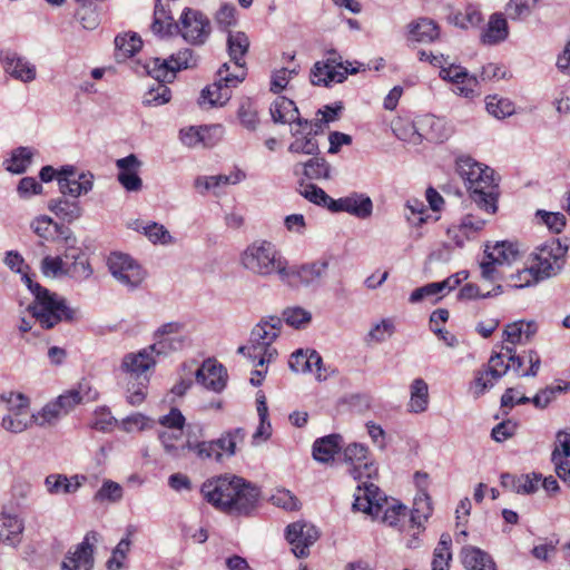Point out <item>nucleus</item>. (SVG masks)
<instances>
[{"label":"nucleus","instance_id":"1","mask_svg":"<svg viewBox=\"0 0 570 570\" xmlns=\"http://www.w3.org/2000/svg\"><path fill=\"white\" fill-rule=\"evenodd\" d=\"M26 277V285L33 294L35 299L28 306L32 318L43 330H51L61 322L73 323L79 318V312L68 305L66 298L35 282L31 276Z\"/></svg>","mask_w":570,"mask_h":570},{"label":"nucleus","instance_id":"2","mask_svg":"<svg viewBox=\"0 0 570 570\" xmlns=\"http://www.w3.org/2000/svg\"><path fill=\"white\" fill-rule=\"evenodd\" d=\"M191 61L193 50L188 48L170 55L167 59H148L144 68L146 72L157 81V85L151 87L144 95L142 104L145 106H160L169 102L171 91L166 83L171 82L178 71L191 67Z\"/></svg>","mask_w":570,"mask_h":570},{"label":"nucleus","instance_id":"3","mask_svg":"<svg viewBox=\"0 0 570 570\" xmlns=\"http://www.w3.org/2000/svg\"><path fill=\"white\" fill-rule=\"evenodd\" d=\"M455 169L479 208L493 215L497 212L498 196L493 170L488 166L483 167L470 156L459 157Z\"/></svg>","mask_w":570,"mask_h":570},{"label":"nucleus","instance_id":"4","mask_svg":"<svg viewBox=\"0 0 570 570\" xmlns=\"http://www.w3.org/2000/svg\"><path fill=\"white\" fill-rule=\"evenodd\" d=\"M240 264L255 275L269 276L276 273L284 282H289L293 274L288 269L287 261L276 249L275 245L267 240H256L248 245L240 254Z\"/></svg>","mask_w":570,"mask_h":570},{"label":"nucleus","instance_id":"5","mask_svg":"<svg viewBox=\"0 0 570 570\" xmlns=\"http://www.w3.org/2000/svg\"><path fill=\"white\" fill-rule=\"evenodd\" d=\"M283 321L279 317L271 316L262 320L252 331L247 345L240 346L238 353L247 355L258 366L271 363L277 356V350L272 346L279 336Z\"/></svg>","mask_w":570,"mask_h":570},{"label":"nucleus","instance_id":"6","mask_svg":"<svg viewBox=\"0 0 570 570\" xmlns=\"http://www.w3.org/2000/svg\"><path fill=\"white\" fill-rule=\"evenodd\" d=\"M99 393L89 381L81 380L78 384L50 402L36 414L35 423L39 426L53 424L62 414L69 413L76 405L97 401Z\"/></svg>","mask_w":570,"mask_h":570},{"label":"nucleus","instance_id":"7","mask_svg":"<svg viewBox=\"0 0 570 570\" xmlns=\"http://www.w3.org/2000/svg\"><path fill=\"white\" fill-rule=\"evenodd\" d=\"M381 503L383 504V510L381 511L383 513V522L390 527L397 528L400 531H404L406 525L420 524L423 520H428L432 513L431 499L425 492L415 498L411 513H409L405 505L395 500L389 503L386 498L383 497Z\"/></svg>","mask_w":570,"mask_h":570},{"label":"nucleus","instance_id":"8","mask_svg":"<svg viewBox=\"0 0 570 570\" xmlns=\"http://www.w3.org/2000/svg\"><path fill=\"white\" fill-rule=\"evenodd\" d=\"M216 76V80L200 92L198 102L202 107L206 105L208 107L226 105L232 98V88L245 79V73L242 69H239V72H232L228 63H224L218 69Z\"/></svg>","mask_w":570,"mask_h":570},{"label":"nucleus","instance_id":"9","mask_svg":"<svg viewBox=\"0 0 570 570\" xmlns=\"http://www.w3.org/2000/svg\"><path fill=\"white\" fill-rule=\"evenodd\" d=\"M485 253L489 261L481 263V275L484 279L492 282L505 276V272L521 257L518 246L510 242L497 243Z\"/></svg>","mask_w":570,"mask_h":570},{"label":"nucleus","instance_id":"10","mask_svg":"<svg viewBox=\"0 0 570 570\" xmlns=\"http://www.w3.org/2000/svg\"><path fill=\"white\" fill-rule=\"evenodd\" d=\"M504 356L509 357V354H505V351L501 348V352L493 353L490 356L487 364L474 371L469 390L475 399L493 387L511 367V362L505 363Z\"/></svg>","mask_w":570,"mask_h":570},{"label":"nucleus","instance_id":"11","mask_svg":"<svg viewBox=\"0 0 570 570\" xmlns=\"http://www.w3.org/2000/svg\"><path fill=\"white\" fill-rule=\"evenodd\" d=\"M351 63L345 66L342 57L335 50L326 53L324 61H317L311 70V81L315 86H331L332 83H341L346 79L348 73H355L356 69H350Z\"/></svg>","mask_w":570,"mask_h":570},{"label":"nucleus","instance_id":"12","mask_svg":"<svg viewBox=\"0 0 570 570\" xmlns=\"http://www.w3.org/2000/svg\"><path fill=\"white\" fill-rule=\"evenodd\" d=\"M177 32L191 45H203L212 32V22L199 10L185 8L180 18Z\"/></svg>","mask_w":570,"mask_h":570},{"label":"nucleus","instance_id":"13","mask_svg":"<svg viewBox=\"0 0 570 570\" xmlns=\"http://www.w3.org/2000/svg\"><path fill=\"white\" fill-rule=\"evenodd\" d=\"M234 482L238 483L239 476L225 474L212 478L202 484L200 493L205 501L226 513L232 504Z\"/></svg>","mask_w":570,"mask_h":570},{"label":"nucleus","instance_id":"14","mask_svg":"<svg viewBox=\"0 0 570 570\" xmlns=\"http://www.w3.org/2000/svg\"><path fill=\"white\" fill-rule=\"evenodd\" d=\"M566 249L559 242L547 243L537 248L533 254L531 266L534 267L542 279L556 275L564 264Z\"/></svg>","mask_w":570,"mask_h":570},{"label":"nucleus","instance_id":"15","mask_svg":"<svg viewBox=\"0 0 570 570\" xmlns=\"http://www.w3.org/2000/svg\"><path fill=\"white\" fill-rule=\"evenodd\" d=\"M164 341L154 343L137 353H128L122 357L120 368L129 377H142L156 365L155 355L164 354Z\"/></svg>","mask_w":570,"mask_h":570},{"label":"nucleus","instance_id":"16","mask_svg":"<svg viewBox=\"0 0 570 570\" xmlns=\"http://www.w3.org/2000/svg\"><path fill=\"white\" fill-rule=\"evenodd\" d=\"M107 264L112 276L131 288L137 287L145 278L144 268L127 254L111 253Z\"/></svg>","mask_w":570,"mask_h":570},{"label":"nucleus","instance_id":"17","mask_svg":"<svg viewBox=\"0 0 570 570\" xmlns=\"http://www.w3.org/2000/svg\"><path fill=\"white\" fill-rule=\"evenodd\" d=\"M3 401L12 406L9 409L10 414L2 419L1 425L4 430L12 433H20L24 431L31 422H35V416L29 414L28 406L29 400L21 393H9V396H1Z\"/></svg>","mask_w":570,"mask_h":570},{"label":"nucleus","instance_id":"18","mask_svg":"<svg viewBox=\"0 0 570 570\" xmlns=\"http://www.w3.org/2000/svg\"><path fill=\"white\" fill-rule=\"evenodd\" d=\"M259 490L239 476V482H234L232 504L226 513L230 515H249L257 507Z\"/></svg>","mask_w":570,"mask_h":570},{"label":"nucleus","instance_id":"19","mask_svg":"<svg viewBox=\"0 0 570 570\" xmlns=\"http://www.w3.org/2000/svg\"><path fill=\"white\" fill-rule=\"evenodd\" d=\"M318 539L317 529L306 522H293L286 528V540L292 546V551L297 558H305L309 553V547Z\"/></svg>","mask_w":570,"mask_h":570},{"label":"nucleus","instance_id":"20","mask_svg":"<svg viewBox=\"0 0 570 570\" xmlns=\"http://www.w3.org/2000/svg\"><path fill=\"white\" fill-rule=\"evenodd\" d=\"M94 176L90 173H78L73 166H63L58 173V185L62 195L79 197L92 188Z\"/></svg>","mask_w":570,"mask_h":570},{"label":"nucleus","instance_id":"21","mask_svg":"<svg viewBox=\"0 0 570 570\" xmlns=\"http://www.w3.org/2000/svg\"><path fill=\"white\" fill-rule=\"evenodd\" d=\"M98 540V533L88 532L83 541L77 546L73 552H69L61 564V570H91L94 566V543Z\"/></svg>","mask_w":570,"mask_h":570},{"label":"nucleus","instance_id":"22","mask_svg":"<svg viewBox=\"0 0 570 570\" xmlns=\"http://www.w3.org/2000/svg\"><path fill=\"white\" fill-rule=\"evenodd\" d=\"M31 228L38 237L45 240L53 242L56 239H62L73 252L78 250L73 247L76 238L72 236L70 228L65 225H59L49 216L42 215L33 219Z\"/></svg>","mask_w":570,"mask_h":570},{"label":"nucleus","instance_id":"23","mask_svg":"<svg viewBox=\"0 0 570 570\" xmlns=\"http://www.w3.org/2000/svg\"><path fill=\"white\" fill-rule=\"evenodd\" d=\"M440 77L453 83L454 92L465 98H473L478 95L479 81L474 76H470L468 70L458 65H450L440 70Z\"/></svg>","mask_w":570,"mask_h":570},{"label":"nucleus","instance_id":"24","mask_svg":"<svg viewBox=\"0 0 570 570\" xmlns=\"http://www.w3.org/2000/svg\"><path fill=\"white\" fill-rule=\"evenodd\" d=\"M383 493L377 485L364 482L363 487L358 485L355 493L353 509L362 511L373 518H377L383 510Z\"/></svg>","mask_w":570,"mask_h":570},{"label":"nucleus","instance_id":"25","mask_svg":"<svg viewBox=\"0 0 570 570\" xmlns=\"http://www.w3.org/2000/svg\"><path fill=\"white\" fill-rule=\"evenodd\" d=\"M344 459L352 465L351 473L354 479L371 478L376 468L368 461V449L361 443H352L344 449Z\"/></svg>","mask_w":570,"mask_h":570},{"label":"nucleus","instance_id":"26","mask_svg":"<svg viewBox=\"0 0 570 570\" xmlns=\"http://www.w3.org/2000/svg\"><path fill=\"white\" fill-rule=\"evenodd\" d=\"M373 210L371 198L364 194L353 193L346 197L334 199L331 202V212H346L358 218H367Z\"/></svg>","mask_w":570,"mask_h":570},{"label":"nucleus","instance_id":"27","mask_svg":"<svg viewBox=\"0 0 570 570\" xmlns=\"http://www.w3.org/2000/svg\"><path fill=\"white\" fill-rule=\"evenodd\" d=\"M194 430L198 432L199 436H203L204 429L200 424H189L186 431L187 450L193 452L199 460H215L216 462H220L222 458L217 451L215 441H199Z\"/></svg>","mask_w":570,"mask_h":570},{"label":"nucleus","instance_id":"28","mask_svg":"<svg viewBox=\"0 0 570 570\" xmlns=\"http://www.w3.org/2000/svg\"><path fill=\"white\" fill-rule=\"evenodd\" d=\"M502 350L509 354L511 368L520 376H535L541 364L539 354L533 350L523 351L522 354H515L513 346L504 345Z\"/></svg>","mask_w":570,"mask_h":570},{"label":"nucleus","instance_id":"29","mask_svg":"<svg viewBox=\"0 0 570 570\" xmlns=\"http://www.w3.org/2000/svg\"><path fill=\"white\" fill-rule=\"evenodd\" d=\"M118 168V181L128 191H138L142 187V180L138 175L141 161L136 155L130 154L127 157L120 158L116 161Z\"/></svg>","mask_w":570,"mask_h":570},{"label":"nucleus","instance_id":"30","mask_svg":"<svg viewBox=\"0 0 570 570\" xmlns=\"http://www.w3.org/2000/svg\"><path fill=\"white\" fill-rule=\"evenodd\" d=\"M196 380L205 387L220 392L226 386L227 373L222 364L208 358L197 370Z\"/></svg>","mask_w":570,"mask_h":570},{"label":"nucleus","instance_id":"31","mask_svg":"<svg viewBox=\"0 0 570 570\" xmlns=\"http://www.w3.org/2000/svg\"><path fill=\"white\" fill-rule=\"evenodd\" d=\"M0 61L7 73L23 82L36 78V68L13 51H1Z\"/></svg>","mask_w":570,"mask_h":570},{"label":"nucleus","instance_id":"32","mask_svg":"<svg viewBox=\"0 0 570 570\" xmlns=\"http://www.w3.org/2000/svg\"><path fill=\"white\" fill-rule=\"evenodd\" d=\"M269 111L274 122L297 124L304 128L308 126V121L299 117L295 102L284 96H279L274 100Z\"/></svg>","mask_w":570,"mask_h":570},{"label":"nucleus","instance_id":"33","mask_svg":"<svg viewBox=\"0 0 570 570\" xmlns=\"http://www.w3.org/2000/svg\"><path fill=\"white\" fill-rule=\"evenodd\" d=\"M228 53L230 57V69L232 72H239V69L246 75L245 56L249 49V39L245 32H228L227 38Z\"/></svg>","mask_w":570,"mask_h":570},{"label":"nucleus","instance_id":"34","mask_svg":"<svg viewBox=\"0 0 570 570\" xmlns=\"http://www.w3.org/2000/svg\"><path fill=\"white\" fill-rule=\"evenodd\" d=\"M440 37L439 24L429 18H419L407 26V40L412 42L431 43Z\"/></svg>","mask_w":570,"mask_h":570},{"label":"nucleus","instance_id":"35","mask_svg":"<svg viewBox=\"0 0 570 570\" xmlns=\"http://www.w3.org/2000/svg\"><path fill=\"white\" fill-rule=\"evenodd\" d=\"M87 481L85 475L75 474L68 478L65 474L52 473L45 479V485L50 494H71Z\"/></svg>","mask_w":570,"mask_h":570},{"label":"nucleus","instance_id":"36","mask_svg":"<svg viewBox=\"0 0 570 570\" xmlns=\"http://www.w3.org/2000/svg\"><path fill=\"white\" fill-rule=\"evenodd\" d=\"M462 278L460 274L451 275L442 282L429 283L424 286L415 288L410 295V303H420L423 299L432 296H436L442 292H450L454 289L461 283Z\"/></svg>","mask_w":570,"mask_h":570},{"label":"nucleus","instance_id":"37","mask_svg":"<svg viewBox=\"0 0 570 570\" xmlns=\"http://www.w3.org/2000/svg\"><path fill=\"white\" fill-rule=\"evenodd\" d=\"M178 26L179 21H175L170 12L169 4L164 3L161 0H157L151 23L153 32L158 36H169L177 32Z\"/></svg>","mask_w":570,"mask_h":570},{"label":"nucleus","instance_id":"38","mask_svg":"<svg viewBox=\"0 0 570 570\" xmlns=\"http://www.w3.org/2000/svg\"><path fill=\"white\" fill-rule=\"evenodd\" d=\"M509 36V26L505 14L494 12L490 16L488 26L481 35V40L485 45H498L504 41Z\"/></svg>","mask_w":570,"mask_h":570},{"label":"nucleus","instance_id":"39","mask_svg":"<svg viewBox=\"0 0 570 570\" xmlns=\"http://www.w3.org/2000/svg\"><path fill=\"white\" fill-rule=\"evenodd\" d=\"M460 554L466 570H497L492 557L476 547L465 546Z\"/></svg>","mask_w":570,"mask_h":570},{"label":"nucleus","instance_id":"40","mask_svg":"<svg viewBox=\"0 0 570 570\" xmlns=\"http://www.w3.org/2000/svg\"><path fill=\"white\" fill-rule=\"evenodd\" d=\"M343 445V438L340 434H330L317 439L313 444V458L323 463L334 460Z\"/></svg>","mask_w":570,"mask_h":570},{"label":"nucleus","instance_id":"41","mask_svg":"<svg viewBox=\"0 0 570 570\" xmlns=\"http://www.w3.org/2000/svg\"><path fill=\"white\" fill-rule=\"evenodd\" d=\"M541 482V475L535 473L522 474L519 476L504 473L501 475V484L504 488L511 489L517 493L530 494L538 490L539 483Z\"/></svg>","mask_w":570,"mask_h":570},{"label":"nucleus","instance_id":"42","mask_svg":"<svg viewBox=\"0 0 570 570\" xmlns=\"http://www.w3.org/2000/svg\"><path fill=\"white\" fill-rule=\"evenodd\" d=\"M303 174L311 180L328 179L331 177V166L323 157L311 158L305 164H296L294 174Z\"/></svg>","mask_w":570,"mask_h":570},{"label":"nucleus","instance_id":"43","mask_svg":"<svg viewBox=\"0 0 570 570\" xmlns=\"http://www.w3.org/2000/svg\"><path fill=\"white\" fill-rule=\"evenodd\" d=\"M449 21L462 29L474 28L481 24L483 16L478 6L466 4L462 10L452 11Z\"/></svg>","mask_w":570,"mask_h":570},{"label":"nucleus","instance_id":"44","mask_svg":"<svg viewBox=\"0 0 570 570\" xmlns=\"http://www.w3.org/2000/svg\"><path fill=\"white\" fill-rule=\"evenodd\" d=\"M48 208L58 218L71 223L81 216L82 208L77 200H68L63 197L51 199L48 203Z\"/></svg>","mask_w":570,"mask_h":570},{"label":"nucleus","instance_id":"45","mask_svg":"<svg viewBox=\"0 0 570 570\" xmlns=\"http://www.w3.org/2000/svg\"><path fill=\"white\" fill-rule=\"evenodd\" d=\"M498 281H503L508 286L514 288H523L537 284L541 278L530 264L521 269L518 268L515 273L510 272V269L507 271L505 276L498 277Z\"/></svg>","mask_w":570,"mask_h":570},{"label":"nucleus","instance_id":"46","mask_svg":"<svg viewBox=\"0 0 570 570\" xmlns=\"http://www.w3.org/2000/svg\"><path fill=\"white\" fill-rule=\"evenodd\" d=\"M246 174L239 169L235 168L230 171L229 175H215V176H202L198 177L195 181L197 188L203 187L204 190H209L212 188L219 187L222 185H235L243 179H245Z\"/></svg>","mask_w":570,"mask_h":570},{"label":"nucleus","instance_id":"47","mask_svg":"<svg viewBox=\"0 0 570 570\" xmlns=\"http://www.w3.org/2000/svg\"><path fill=\"white\" fill-rule=\"evenodd\" d=\"M451 547V535L446 532L442 533L433 551L432 570H450V563L452 561Z\"/></svg>","mask_w":570,"mask_h":570},{"label":"nucleus","instance_id":"48","mask_svg":"<svg viewBox=\"0 0 570 570\" xmlns=\"http://www.w3.org/2000/svg\"><path fill=\"white\" fill-rule=\"evenodd\" d=\"M184 430H164L158 432V439L164 446L165 452L173 458H180L187 450L186 441H181Z\"/></svg>","mask_w":570,"mask_h":570},{"label":"nucleus","instance_id":"49","mask_svg":"<svg viewBox=\"0 0 570 570\" xmlns=\"http://www.w3.org/2000/svg\"><path fill=\"white\" fill-rule=\"evenodd\" d=\"M237 118L244 128L254 131L259 124L256 102L248 97L242 98L237 108Z\"/></svg>","mask_w":570,"mask_h":570},{"label":"nucleus","instance_id":"50","mask_svg":"<svg viewBox=\"0 0 570 570\" xmlns=\"http://www.w3.org/2000/svg\"><path fill=\"white\" fill-rule=\"evenodd\" d=\"M245 439V431L242 428H236L226 431L220 438L214 440L217 444V451L220 458L224 455L232 456L236 453V446L242 443Z\"/></svg>","mask_w":570,"mask_h":570},{"label":"nucleus","instance_id":"51","mask_svg":"<svg viewBox=\"0 0 570 570\" xmlns=\"http://www.w3.org/2000/svg\"><path fill=\"white\" fill-rule=\"evenodd\" d=\"M317 131L312 134V129L303 135V130H294L295 140L291 142L288 150L294 154L315 155L318 153V144L315 139Z\"/></svg>","mask_w":570,"mask_h":570},{"label":"nucleus","instance_id":"52","mask_svg":"<svg viewBox=\"0 0 570 570\" xmlns=\"http://www.w3.org/2000/svg\"><path fill=\"white\" fill-rule=\"evenodd\" d=\"M181 330H183V324L177 323V322H171V323L164 324L156 331V333H155L156 342L155 343H158L159 341L165 342L164 354H166L167 352H169L171 350L180 348L183 346L181 338L170 337V335L178 334Z\"/></svg>","mask_w":570,"mask_h":570},{"label":"nucleus","instance_id":"53","mask_svg":"<svg viewBox=\"0 0 570 570\" xmlns=\"http://www.w3.org/2000/svg\"><path fill=\"white\" fill-rule=\"evenodd\" d=\"M429 405V387L423 379H415L411 384L410 410L422 413Z\"/></svg>","mask_w":570,"mask_h":570},{"label":"nucleus","instance_id":"54","mask_svg":"<svg viewBox=\"0 0 570 570\" xmlns=\"http://www.w3.org/2000/svg\"><path fill=\"white\" fill-rule=\"evenodd\" d=\"M142 41L136 33H125L115 38L116 57L127 59L140 50Z\"/></svg>","mask_w":570,"mask_h":570},{"label":"nucleus","instance_id":"55","mask_svg":"<svg viewBox=\"0 0 570 570\" xmlns=\"http://www.w3.org/2000/svg\"><path fill=\"white\" fill-rule=\"evenodd\" d=\"M149 375L142 377H127V401L129 404L140 405L147 395Z\"/></svg>","mask_w":570,"mask_h":570},{"label":"nucleus","instance_id":"56","mask_svg":"<svg viewBox=\"0 0 570 570\" xmlns=\"http://www.w3.org/2000/svg\"><path fill=\"white\" fill-rule=\"evenodd\" d=\"M485 108L490 115L498 119H503L514 114V104L498 95H490L485 98Z\"/></svg>","mask_w":570,"mask_h":570},{"label":"nucleus","instance_id":"57","mask_svg":"<svg viewBox=\"0 0 570 570\" xmlns=\"http://www.w3.org/2000/svg\"><path fill=\"white\" fill-rule=\"evenodd\" d=\"M502 293V286L497 285L491 291H488L485 293L481 292L480 287L476 284L473 283H466L464 284L459 293H458V301L466 302L472 301L476 298H488V297H494Z\"/></svg>","mask_w":570,"mask_h":570},{"label":"nucleus","instance_id":"58","mask_svg":"<svg viewBox=\"0 0 570 570\" xmlns=\"http://www.w3.org/2000/svg\"><path fill=\"white\" fill-rule=\"evenodd\" d=\"M538 0H510L505 6V14L511 20H523L528 18Z\"/></svg>","mask_w":570,"mask_h":570},{"label":"nucleus","instance_id":"59","mask_svg":"<svg viewBox=\"0 0 570 570\" xmlns=\"http://www.w3.org/2000/svg\"><path fill=\"white\" fill-rule=\"evenodd\" d=\"M124 490L122 487L111 480L104 481L101 488L95 493V502H112L116 503L122 499Z\"/></svg>","mask_w":570,"mask_h":570},{"label":"nucleus","instance_id":"60","mask_svg":"<svg viewBox=\"0 0 570 570\" xmlns=\"http://www.w3.org/2000/svg\"><path fill=\"white\" fill-rule=\"evenodd\" d=\"M237 21L238 13L234 4L223 3L215 13V22L223 31H228L229 28L236 26Z\"/></svg>","mask_w":570,"mask_h":570},{"label":"nucleus","instance_id":"61","mask_svg":"<svg viewBox=\"0 0 570 570\" xmlns=\"http://www.w3.org/2000/svg\"><path fill=\"white\" fill-rule=\"evenodd\" d=\"M299 194L309 202L322 205L331 210V202H334L322 188L314 184H301Z\"/></svg>","mask_w":570,"mask_h":570},{"label":"nucleus","instance_id":"62","mask_svg":"<svg viewBox=\"0 0 570 570\" xmlns=\"http://www.w3.org/2000/svg\"><path fill=\"white\" fill-rule=\"evenodd\" d=\"M41 272L46 276H61L69 273V267H67V263L60 256H45L41 261Z\"/></svg>","mask_w":570,"mask_h":570},{"label":"nucleus","instance_id":"63","mask_svg":"<svg viewBox=\"0 0 570 570\" xmlns=\"http://www.w3.org/2000/svg\"><path fill=\"white\" fill-rule=\"evenodd\" d=\"M131 541L129 537L124 538L119 541L112 551L111 558L108 560L107 566L109 570H120L127 559V554L130 550Z\"/></svg>","mask_w":570,"mask_h":570},{"label":"nucleus","instance_id":"64","mask_svg":"<svg viewBox=\"0 0 570 570\" xmlns=\"http://www.w3.org/2000/svg\"><path fill=\"white\" fill-rule=\"evenodd\" d=\"M32 154L28 148L20 147L13 154L11 159L8 161L7 169L14 174L23 173L31 163Z\"/></svg>","mask_w":570,"mask_h":570}]
</instances>
